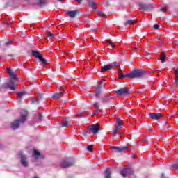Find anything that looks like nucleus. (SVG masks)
Wrapping results in <instances>:
<instances>
[{
  "label": "nucleus",
  "mask_w": 178,
  "mask_h": 178,
  "mask_svg": "<svg viewBox=\"0 0 178 178\" xmlns=\"http://www.w3.org/2000/svg\"><path fill=\"white\" fill-rule=\"evenodd\" d=\"M122 70H118V78L122 80L124 77H129L131 79H140L147 74V71L141 69H136L129 72V74H122Z\"/></svg>",
  "instance_id": "obj_1"
},
{
  "label": "nucleus",
  "mask_w": 178,
  "mask_h": 178,
  "mask_svg": "<svg viewBox=\"0 0 178 178\" xmlns=\"http://www.w3.org/2000/svg\"><path fill=\"white\" fill-rule=\"evenodd\" d=\"M7 73L10 76V79H8V83L2 85V88H8L12 91H15L16 90V74L15 71L10 68H7Z\"/></svg>",
  "instance_id": "obj_2"
},
{
  "label": "nucleus",
  "mask_w": 178,
  "mask_h": 178,
  "mask_svg": "<svg viewBox=\"0 0 178 178\" xmlns=\"http://www.w3.org/2000/svg\"><path fill=\"white\" fill-rule=\"evenodd\" d=\"M29 113L26 110H22L21 112V119H17L15 122H11V129L13 130H16L20 127V124H23L27 119V115Z\"/></svg>",
  "instance_id": "obj_3"
},
{
  "label": "nucleus",
  "mask_w": 178,
  "mask_h": 178,
  "mask_svg": "<svg viewBox=\"0 0 178 178\" xmlns=\"http://www.w3.org/2000/svg\"><path fill=\"white\" fill-rule=\"evenodd\" d=\"M76 162L73 159H64L60 163V167L62 169H65L66 168H70V166H73L75 165Z\"/></svg>",
  "instance_id": "obj_4"
},
{
  "label": "nucleus",
  "mask_w": 178,
  "mask_h": 178,
  "mask_svg": "<svg viewBox=\"0 0 178 178\" xmlns=\"http://www.w3.org/2000/svg\"><path fill=\"white\" fill-rule=\"evenodd\" d=\"M105 88V81H102L99 82L97 86L96 89L95 90V98H98L99 97V94H101V90H104Z\"/></svg>",
  "instance_id": "obj_5"
},
{
  "label": "nucleus",
  "mask_w": 178,
  "mask_h": 178,
  "mask_svg": "<svg viewBox=\"0 0 178 178\" xmlns=\"http://www.w3.org/2000/svg\"><path fill=\"white\" fill-rule=\"evenodd\" d=\"M81 13V11H80L79 9H76L74 10L67 11L65 13L68 17H70L71 19H74V17H77V16H79Z\"/></svg>",
  "instance_id": "obj_6"
},
{
  "label": "nucleus",
  "mask_w": 178,
  "mask_h": 178,
  "mask_svg": "<svg viewBox=\"0 0 178 178\" xmlns=\"http://www.w3.org/2000/svg\"><path fill=\"white\" fill-rule=\"evenodd\" d=\"M116 95L119 97H122V95H130V90L126 87L121 88L116 91Z\"/></svg>",
  "instance_id": "obj_7"
},
{
  "label": "nucleus",
  "mask_w": 178,
  "mask_h": 178,
  "mask_svg": "<svg viewBox=\"0 0 178 178\" xmlns=\"http://www.w3.org/2000/svg\"><path fill=\"white\" fill-rule=\"evenodd\" d=\"M100 127H101V125L97 123L95 124H91L89 127V130L92 131V134H98V133L99 132Z\"/></svg>",
  "instance_id": "obj_8"
},
{
  "label": "nucleus",
  "mask_w": 178,
  "mask_h": 178,
  "mask_svg": "<svg viewBox=\"0 0 178 178\" xmlns=\"http://www.w3.org/2000/svg\"><path fill=\"white\" fill-rule=\"evenodd\" d=\"M127 147H116V146H111V149L113 152V154H118V152H123L124 149H127Z\"/></svg>",
  "instance_id": "obj_9"
},
{
  "label": "nucleus",
  "mask_w": 178,
  "mask_h": 178,
  "mask_svg": "<svg viewBox=\"0 0 178 178\" xmlns=\"http://www.w3.org/2000/svg\"><path fill=\"white\" fill-rule=\"evenodd\" d=\"M138 6H140V8L143 9V10H145V11L152 10V5H148L144 3H140L138 5Z\"/></svg>",
  "instance_id": "obj_10"
},
{
  "label": "nucleus",
  "mask_w": 178,
  "mask_h": 178,
  "mask_svg": "<svg viewBox=\"0 0 178 178\" xmlns=\"http://www.w3.org/2000/svg\"><path fill=\"white\" fill-rule=\"evenodd\" d=\"M112 69H113V65L108 64L102 67V70L100 72L101 73H104L105 72H109V70H112Z\"/></svg>",
  "instance_id": "obj_11"
},
{
  "label": "nucleus",
  "mask_w": 178,
  "mask_h": 178,
  "mask_svg": "<svg viewBox=\"0 0 178 178\" xmlns=\"http://www.w3.org/2000/svg\"><path fill=\"white\" fill-rule=\"evenodd\" d=\"M149 116L152 118V119L159 120V119H161V118H162V114L159 113H151L149 114Z\"/></svg>",
  "instance_id": "obj_12"
},
{
  "label": "nucleus",
  "mask_w": 178,
  "mask_h": 178,
  "mask_svg": "<svg viewBox=\"0 0 178 178\" xmlns=\"http://www.w3.org/2000/svg\"><path fill=\"white\" fill-rule=\"evenodd\" d=\"M21 164L24 168H27V166H29V163L27 162V161H26V156L24 155H22L21 156Z\"/></svg>",
  "instance_id": "obj_13"
},
{
  "label": "nucleus",
  "mask_w": 178,
  "mask_h": 178,
  "mask_svg": "<svg viewBox=\"0 0 178 178\" xmlns=\"http://www.w3.org/2000/svg\"><path fill=\"white\" fill-rule=\"evenodd\" d=\"M88 3L90 8H92L94 10H97V4L94 2V0H88Z\"/></svg>",
  "instance_id": "obj_14"
},
{
  "label": "nucleus",
  "mask_w": 178,
  "mask_h": 178,
  "mask_svg": "<svg viewBox=\"0 0 178 178\" xmlns=\"http://www.w3.org/2000/svg\"><path fill=\"white\" fill-rule=\"evenodd\" d=\"M33 158H35L36 161L38 160V158L41 156V153L38 152L37 149H33V153L32 155Z\"/></svg>",
  "instance_id": "obj_15"
},
{
  "label": "nucleus",
  "mask_w": 178,
  "mask_h": 178,
  "mask_svg": "<svg viewBox=\"0 0 178 178\" xmlns=\"http://www.w3.org/2000/svg\"><path fill=\"white\" fill-rule=\"evenodd\" d=\"M31 54L35 56V58H37V59H39V58H41L42 56L40 51L35 50H32Z\"/></svg>",
  "instance_id": "obj_16"
},
{
  "label": "nucleus",
  "mask_w": 178,
  "mask_h": 178,
  "mask_svg": "<svg viewBox=\"0 0 178 178\" xmlns=\"http://www.w3.org/2000/svg\"><path fill=\"white\" fill-rule=\"evenodd\" d=\"M38 60L43 64V66H47V65H48V60L44 58L43 55H42Z\"/></svg>",
  "instance_id": "obj_17"
},
{
  "label": "nucleus",
  "mask_w": 178,
  "mask_h": 178,
  "mask_svg": "<svg viewBox=\"0 0 178 178\" xmlns=\"http://www.w3.org/2000/svg\"><path fill=\"white\" fill-rule=\"evenodd\" d=\"M166 54L165 52H161L160 54V60H161V63H165L166 62Z\"/></svg>",
  "instance_id": "obj_18"
},
{
  "label": "nucleus",
  "mask_w": 178,
  "mask_h": 178,
  "mask_svg": "<svg viewBox=\"0 0 178 178\" xmlns=\"http://www.w3.org/2000/svg\"><path fill=\"white\" fill-rule=\"evenodd\" d=\"M62 94H63V92L54 93V95L52 96V98L54 99H59L60 98Z\"/></svg>",
  "instance_id": "obj_19"
},
{
  "label": "nucleus",
  "mask_w": 178,
  "mask_h": 178,
  "mask_svg": "<svg viewBox=\"0 0 178 178\" xmlns=\"http://www.w3.org/2000/svg\"><path fill=\"white\" fill-rule=\"evenodd\" d=\"M136 23H137V21L134 19H129L124 23V24H127V26H129L131 24H136Z\"/></svg>",
  "instance_id": "obj_20"
},
{
  "label": "nucleus",
  "mask_w": 178,
  "mask_h": 178,
  "mask_svg": "<svg viewBox=\"0 0 178 178\" xmlns=\"http://www.w3.org/2000/svg\"><path fill=\"white\" fill-rule=\"evenodd\" d=\"M117 127H123V120L120 118L117 119Z\"/></svg>",
  "instance_id": "obj_21"
},
{
  "label": "nucleus",
  "mask_w": 178,
  "mask_h": 178,
  "mask_svg": "<svg viewBox=\"0 0 178 178\" xmlns=\"http://www.w3.org/2000/svg\"><path fill=\"white\" fill-rule=\"evenodd\" d=\"M104 173L105 178H111V168H106Z\"/></svg>",
  "instance_id": "obj_22"
},
{
  "label": "nucleus",
  "mask_w": 178,
  "mask_h": 178,
  "mask_svg": "<svg viewBox=\"0 0 178 178\" xmlns=\"http://www.w3.org/2000/svg\"><path fill=\"white\" fill-rule=\"evenodd\" d=\"M41 99H42V95H39L38 96V99H33L32 100V104H35V102H38H38H40L41 101Z\"/></svg>",
  "instance_id": "obj_23"
},
{
  "label": "nucleus",
  "mask_w": 178,
  "mask_h": 178,
  "mask_svg": "<svg viewBox=\"0 0 178 178\" xmlns=\"http://www.w3.org/2000/svg\"><path fill=\"white\" fill-rule=\"evenodd\" d=\"M111 98L110 96H104L102 97V102H109Z\"/></svg>",
  "instance_id": "obj_24"
},
{
  "label": "nucleus",
  "mask_w": 178,
  "mask_h": 178,
  "mask_svg": "<svg viewBox=\"0 0 178 178\" xmlns=\"http://www.w3.org/2000/svg\"><path fill=\"white\" fill-rule=\"evenodd\" d=\"M62 127H67L69 124H70V121L69 120H63L61 122Z\"/></svg>",
  "instance_id": "obj_25"
},
{
  "label": "nucleus",
  "mask_w": 178,
  "mask_h": 178,
  "mask_svg": "<svg viewBox=\"0 0 178 178\" xmlns=\"http://www.w3.org/2000/svg\"><path fill=\"white\" fill-rule=\"evenodd\" d=\"M175 83L176 86H178V68H177L175 71Z\"/></svg>",
  "instance_id": "obj_26"
},
{
  "label": "nucleus",
  "mask_w": 178,
  "mask_h": 178,
  "mask_svg": "<svg viewBox=\"0 0 178 178\" xmlns=\"http://www.w3.org/2000/svg\"><path fill=\"white\" fill-rule=\"evenodd\" d=\"M24 95V91H21L17 93V99H22V97Z\"/></svg>",
  "instance_id": "obj_27"
},
{
  "label": "nucleus",
  "mask_w": 178,
  "mask_h": 178,
  "mask_svg": "<svg viewBox=\"0 0 178 178\" xmlns=\"http://www.w3.org/2000/svg\"><path fill=\"white\" fill-rule=\"evenodd\" d=\"M106 44H108L111 48H115L116 46L115 45V43L112 41H109L108 40H105Z\"/></svg>",
  "instance_id": "obj_28"
},
{
  "label": "nucleus",
  "mask_w": 178,
  "mask_h": 178,
  "mask_svg": "<svg viewBox=\"0 0 178 178\" xmlns=\"http://www.w3.org/2000/svg\"><path fill=\"white\" fill-rule=\"evenodd\" d=\"M128 170L125 168L124 170L121 171V175L123 177H126L128 175Z\"/></svg>",
  "instance_id": "obj_29"
},
{
  "label": "nucleus",
  "mask_w": 178,
  "mask_h": 178,
  "mask_svg": "<svg viewBox=\"0 0 178 178\" xmlns=\"http://www.w3.org/2000/svg\"><path fill=\"white\" fill-rule=\"evenodd\" d=\"M48 0H38V5H47Z\"/></svg>",
  "instance_id": "obj_30"
},
{
  "label": "nucleus",
  "mask_w": 178,
  "mask_h": 178,
  "mask_svg": "<svg viewBox=\"0 0 178 178\" xmlns=\"http://www.w3.org/2000/svg\"><path fill=\"white\" fill-rule=\"evenodd\" d=\"M120 128L119 127H115V128L114 129V130L112 131L113 136H116V134H118V133H119V129Z\"/></svg>",
  "instance_id": "obj_31"
},
{
  "label": "nucleus",
  "mask_w": 178,
  "mask_h": 178,
  "mask_svg": "<svg viewBox=\"0 0 178 178\" xmlns=\"http://www.w3.org/2000/svg\"><path fill=\"white\" fill-rule=\"evenodd\" d=\"M171 168H173L174 169H175V170H178V161H177L176 163H173L171 165Z\"/></svg>",
  "instance_id": "obj_32"
},
{
  "label": "nucleus",
  "mask_w": 178,
  "mask_h": 178,
  "mask_svg": "<svg viewBox=\"0 0 178 178\" xmlns=\"http://www.w3.org/2000/svg\"><path fill=\"white\" fill-rule=\"evenodd\" d=\"M86 149L89 151L90 152H92L94 149V146L92 145H90L86 147Z\"/></svg>",
  "instance_id": "obj_33"
},
{
  "label": "nucleus",
  "mask_w": 178,
  "mask_h": 178,
  "mask_svg": "<svg viewBox=\"0 0 178 178\" xmlns=\"http://www.w3.org/2000/svg\"><path fill=\"white\" fill-rule=\"evenodd\" d=\"M89 27L91 31H97V30H98V28L95 25L94 26L92 25H90Z\"/></svg>",
  "instance_id": "obj_34"
},
{
  "label": "nucleus",
  "mask_w": 178,
  "mask_h": 178,
  "mask_svg": "<svg viewBox=\"0 0 178 178\" xmlns=\"http://www.w3.org/2000/svg\"><path fill=\"white\" fill-rule=\"evenodd\" d=\"M127 170L128 171V175H129V176H132V175H134V171H133L132 169L131 168H127Z\"/></svg>",
  "instance_id": "obj_35"
},
{
  "label": "nucleus",
  "mask_w": 178,
  "mask_h": 178,
  "mask_svg": "<svg viewBox=\"0 0 178 178\" xmlns=\"http://www.w3.org/2000/svg\"><path fill=\"white\" fill-rule=\"evenodd\" d=\"M98 16H102V17L106 18V14L104 13L102 11H98Z\"/></svg>",
  "instance_id": "obj_36"
},
{
  "label": "nucleus",
  "mask_w": 178,
  "mask_h": 178,
  "mask_svg": "<svg viewBox=\"0 0 178 178\" xmlns=\"http://www.w3.org/2000/svg\"><path fill=\"white\" fill-rule=\"evenodd\" d=\"M12 44H13V42H12V40H7L6 42H5V45L6 47H9V45H12Z\"/></svg>",
  "instance_id": "obj_37"
},
{
  "label": "nucleus",
  "mask_w": 178,
  "mask_h": 178,
  "mask_svg": "<svg viewBox=\"0 0 178 178\" xmlns=\"http://www.w3.org/2000/svg\"><path fill=\"white\" fill-rule=\"evenodd\" d=\"M152 29H154V30H159V24H154L152 26Z\"/></svg>",
  "instance_id": "obj_38"
},
{
  "label": "nucleus",
  "mask_w": 178,
  "mask_h": 178,
  "mask_svg": "<svg viewBox=\"0 0 178 178\" xmlns=\"http://www.w3.org/2000/svg\"><path fill=\"white\" fill-rule=\"evenodd\" d=\"M52 83H56L58 81V77L54 76L53 79H51Z\"/></svg>",
  "instance_id": "obj_39"
},
{
  "label": "nucleus",
  "mask_w": 178,
  "mask_h": 178,
  "mask_svg": "<svg viewBox=\"0 0 178 178\" xmlns=\"http://www.w3.org/2000/svg\"><path fill=\"white\" fill-rule=\"evenodd\" d=\"M81 134L82 136H84V137H87V136H88V134L86 131H82Z\"/></svg>",
  "instance_id": "obj_40"
},
{
  "label": "nucleus",
  "mask_w": 178,
  "mask_h": 178,
  "mask_svg": "<svg viewBox=\"0 0 178 178\" xmlns=\"http://www.w3.org/2000/svg\"><path fill=\"white\" fill-rule=\"evenodd\" d=\"M145 56H147V58H149L151 56V53L148 52V51H146Z\"/></svg>",
  "instance_id": "obj_41"
},
{
  "label": "nucleus",
  "mask_w": 178,
  "mask_h": 178,
  "mask_svg": "<svg viewBox=\"0 0 178 178\" xmlns=\"http://www.w3.org/2000/svg\"><path fill=\"white\" fill-rule=\"evenodd\" d=\"M38 119L39 120H42V114L41 113H38Z\"/></svg>",
  "instance_id": "obj_42"
},
{
  "label": "nucleus",
  "mask_w": 178,
  "mask_h": 178,
  "mask_svg": "<svg viewBox=\"0 0 178 178\" xmlns=\"http://www.w3.org/2000/svg\"><path fill=\"white\" fill-rule=\"evenodd\" d=\"M94 106H95V108H99V102H96L94 104Z\"/></svg>",
  "instance_id": "obj_43"
},
{
  "label": "nucleus",
  "mask_w": 178,
  "mask_h": 178,
  "mask_svg": "<svg viewBox=\"0 0 178 178\" xmlns=\"http://www.w3.org/2000/svg\"><path fill=\"white\" fill-rule=\"evenodd\" d=\"M160 10H161V12H166V8L161 7V8H160Z\"/></svg>",
  "instance_id": "obj_44"
},
{
  "label": "nucleus",
  "mask_w": 178,
  "mask_h": 178,
  "mask_svg": "<svg viewBox=\"0 0 178 178\" xmlns=\"http://www.w3.org/2000/svg\"><path fill=\"white\" fill-rule=\"evenodd\" d=\"M54 35L51 32H49L47 37H54Z\"/></svg>",
  "instance_id": "obj_45"
},
{
  "label": "nucleus",
  "mask_w": 178,
  "mask_h": 178,
  "mask_svg": "<svg viewBox=\"0 0 178 178\" xmlns=\"http://www.w3.org/2000/svg\"><path fill=\"white\" fill-rule=\"evenodd\" d=\"M112 65L113 66H119V63H118V62L115 61V62H113Z\"/></svg>",
  "instance_id": "obj_46"
},
{
  "label": "nucleus",
  "mask_w": 178,
  "mask_h": 178,
  "mask_svg": "<svg viewBox=\"0 0 178 178\" xmlns=\"http://www.w3.org/2000/svg\"><path fill=\"white\" fill-rule=\"evenodd\" d=\"M138 92H140V94H144V89H139Z\"/></svg>",
  "instance_id": "obj_47"
},
{
  "label": "nucleus",
  "mask_w": 178,
  "mask_h": 178,
  "mask_svg": "<svg viewBox=\"0 0 178 178\" xmlns=\"http://www.w3.org/2000/svg\"><path fill=\"white\" fill-rule=\"evenodd\" d=\"M139 149L141 151H145V147H143V146H139Z\"/></svg>",
  "instance_id": "obj_48"
},
{
  "label": "nucleus",
  "mask_w": 178,
  "mask_h": 178,
  "mask_svg": "<svg viewBox=\"0 0 178 178\" xmlns=\"http://www.w3.org/2000/svg\"><path fill=\"white\" fill-rule=\"evenodd\" d=\"M76 2H79V3H82L83 0H74Z\"/></svg>",
  "instance_id": "obj_49"
},
{
  "label": "nucleus",
  "mask_w": 178,
  "mask_h": 178,
  "mask_svg": "<svg viewBox=\"0 0 178 178\" xmlns=\"http://www.w3.org/2000/svg\"><path fill=\"white\" fill-rule=\"evenodd\" d=\"M132 158H137V154L136 153H134L132 154Z\"/></svg>",
  "instance_id": "obj_50"
},
{
  "label": "nucleus",
  "mask_w": 178,
  "mask_h": 178,
  "mask_svg": "<svg viewBox=\"0 0 178 178\" xmlns=\"http://www.w3.org/2000/svg\"><path fill=\"white\" fill-rule=\"evenodd\" d=\"M61 91H62V92H63L65 91V86L61 87Z\"/></svg>",
  "instance_id": "obj_51"
},
{
  "label": "nucleus",
  "mask_w": 178,
  "mask_h": 178,
  "mask_svg": "<svg viewBox=\"0 0 178 178\" xmlns=\"http://www.w3.org/2000/svg\"><path fill=\"white\" fill-rule=\"evenodd\" d=\"M78 116H79L80 118H81L83 116V113H78Z\"/></svg>",
  "instance_id": "obj_52"
},
{
  "label": "nucleus",
  "mask_w": 178,
  "mask_h": 178,
  "mask_svg": "<svg viewBox=\"0 0 178 178\" xmlns=\"http://www.w3.org/2000/svg\"><path fill=\"white\" fill-rule=\"evenodd\" d=\"M98 113V111H95L93 113H92V115L93 116H95V115H97Z\"/></svg>",
  "instance_id": "obj_53"
},
{
  "label": "nucleus",
  "mask_w": 178,
  "mask_h": 178,
  "mask_svg": "<svg viewBox=\"0 0 178 178\" xmlns=\"http://www.w3.org/2000/svg\"><path fill=\"white\" fill-rule=\"evenodd\" d=\"M163 141H164V143H165V144H168V139L165 138L163 140Z\"/></svg>",
  "instance_id": "obj_54"
},
{
  "label": "nucleus",
  "mask_w": 178,
  "mask_h": 178,
  "mask_svg": "<svg viewBox=\"0 0 178 178\" xmlns=\"http://www.w3.org/2000/svg\"><path fill=\"white\" fill-rule=\"evenodd\" d=\"M96 112H97V113L98 112H101V109H99V108H97V110L96 111Z\"/></svg>",
  "instance_id": "obj_55"
},
{
  "label": "nucleus",
  "mask_w": 178,
  "mask_h": 178,
  "mask_svg": "<svg viewBox=\"0 0 178 178\" xmlns=\"http://www.w3.org/2000/svg\"><path fill=\"white\" fill-rule=\"evenodd\" d=\"M88 19H89L88 15H86V20H88Z\"/></svg>",
  "instance_id": "obj_56"
},
{
  "label": "nucleus",
  "mask_w": 178,
  "mask_h": 178,
  "mask_svg": "<svg viewBox=\"0 0 178 178\" xmlns=\"http://www.w3.org/2000/svg\"><path fill=\"white\" fill-rule=\"evenodd\" d=\"M161 177H165V175L163 174L161 175Z\"/></svg>",
  "instance_id": "obj_57"
},
{
  "label": "nucleus",
  "mask_w": 178,
  "mask_h": 178,
  "mask_svg": "<svg viewBox=\"0 0 178 178\" xmlns=\"http://www.w3.org/2000/svg\"><path fill=\"white\" fill-rule=\"evenodd\" d=\"M62 1H65V0H58V2H62Z\"/></svg>",
  "instance_id": "obj_58"
},
{
  "label": "nucleus",
  "mask_w": 178,
  "mask_h": 178,
  "mask_svg": "<svg viewBox=\"0 0 178 178\" xmlns=\"http://www.w3.org/2000/svg\"><path fill=\"white\" fill-rule=\"evenodd\" d=\"M6 24H7L8 26H9V23H8V22H6Z\"/></svg>",
  "instance_id": "obj_59"
},
{
  "label": "nucleus",
  "mask_w": 178,
  "mask_h": 178,
  "mask_svg": "<svg viewBox=\"0 0 178 178\" xmlns=\"http://www.w3.org/2000/svg\"><path fill=\"white\" fill-rule=\"evenodd\" d=\"M142 141H143V143H145V140H143Z\"/></svg>",
  "instance_id": "obj_60"
},
{
  "label": "nucleus",
  "mask_w": 178,
  "mask_h": 178,
  "mask_svg": "<svg viewBox=\"0 0 178 178\" xmlns=\"http://www.w3.org/2000/svg\"><path fill=\"white\" fill-rule=\"evenodd\" d=\"M149 131H152V129H149Z\"/></svg>",
  "instance_id": "obj_61"
},
{
  "label": "nucleus",
  "mask_w": 178,
  "mask_h": 178,
  "mask_svg": "<svg viewBox=\"0 0 178 178\" xmlns=\"http://www.w3.org/2000/svg\"><path fill=\"white\" fill-rule=\"evenodd\" d=\"M0 91H1V89H0Z\"/></svg>",
  "instance_id": "obj_62"
}]
</instances>
